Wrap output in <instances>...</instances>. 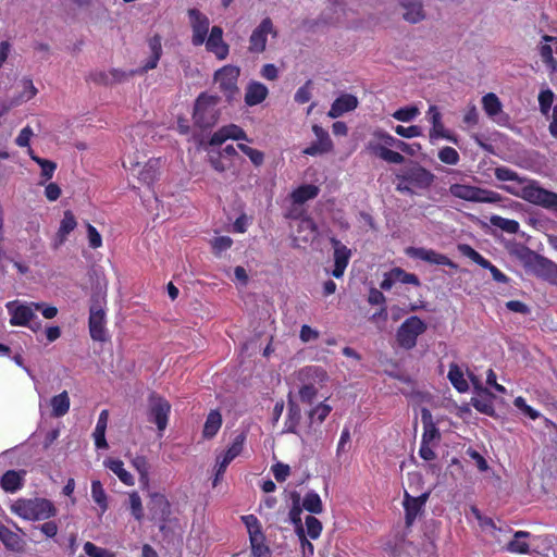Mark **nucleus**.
I'll return each mask as SVG.
<instances>
[{
    "label": "nucleus",
    "mask_w": 557,
    "mask_h": 557,
    "mask_svg": "<svg viewBox=\"0 0 557 557\" xmlns=\"http://www.w3.org/2000/svg\"><path fill=\"white\" fill-rule=\"evenodd\" d=\"M530 253L532 255L531 264L535 265L543 277L557 285V263L533 251H530Z\"/></svg>",
    "instance_id": "nucleus-23"
},
{
    "label": "nucleus",
    "mask_w": 557,
    "mask_h": 557,
    "mask_svg": "<svg viewBox=\"0 0 557 557\" xmlns=\"http://www.w3.org/2000/svg\"><path fill=\"white\" fill-rule=\"evenodd\" d=\"M554 102V92L550 89L542 90L539 95V106L542 114L547 115Z\"/></svg>",
    "instance_id": "nucleus-54"
},
{
    "label": "nucleus",
    "mask_w": 557,
    "mask_h": 557,
    "mask_svg": "<svg viewBox=\"0 0 557 557\" xmlns=\"http://www.w3.org/2000/svg\"><path fill=\"white\" fill-rule=\"evenodd\" d=\"M148 509L151 515V520L165 523L171 516V504L166 496L161 493H150Z\"/></svg>",
    "instance_id": "nucleus-16"
},
{
    "label": "nucleus",
    "mask_w": 557,
    "mask_h": 557,
    "mask_svg": "<svg viewBox=\"0 0 557 557\" xmlns=\"http://www.w3.org/2000/svg\"><path fill=\"white\" fill-rule=\"evenodd\" d=\"M429 498V493H423L418 497L411 496L408 492L404 495L405 523L411 527L417 517L422 512Z\"/></svg>",
    "instance_id": "nucleus-20"
},
{
    "label": "nucleus",
    "mask_w": 557,
    "mask_h": 557,
    "mask_svg": "<svg viewBox=\"0 0 557 557\" xmlns=\"http://www.w3.org/2000/svg\"><path fill=\"white\" fill-rule=\"evenodd\" d=\"M399 139L395 138L391 134H388L386 138V145H382L381 143L376 141H369L368 143V150L379 157L380 159L393 163V164H401L405 161L404 156L398 152L389 149V147H397Z\"/></svg>",
    "instance_id": "nucleus-10"
},
{
    "label": "nucleus",
    "mask_w": 557,
    "mask_h": 557,
    "mask_svg": "<svg viewBox=\"0 0 557 557\" xmlns=\"http://www.w3.org/2000/svg\"><path fill=\"white\" fill-rule=\"evenodd\" d=\"M458 251L482 267L483 269H486L491 272L494 281L498 283H507L508 277L498 269L496 268L490 260L484 258L481 253H479L473 247H471L468 244H459L457 246Z\"/></svg>",
    "instance_id": "nucleus-11"
},
{
    "label": "nucleus",
    "mask_w": 557,
    "mask_h": 557,
    "mask_svg": "<svg viewBox=\"0 0 557 557\" xmlns=\"http://www.w3.org/2000/svg\"><path fill=\"white\" fill-rule=\"evenodd\" d=\"M242 521L247 528L253 557H270L271 550L267 545V539L259 519L255 515H246L242 516Z\"/></svg>",
    "instance_id": "nucleus-8"
},
{
    "label": "nucleus",
    "mask_w": 557,
    "mask_h": 557,
    "mask_svg": "<svg viewBox=\"0 0 557 557\" xmlns=\"http://www.w3.org/2000/svg\"><path fill=\"white\" fill-rule=\"evenodd\" d=\"M400 7L405 10L404 20L417 24L425 18L422 0H401Z\"/></svg>",
    "instance_id": "nucleus-25"
},
{
    "label": "nucleus",
    "mask_w": 557,
    "mask_h": 557,
    "mask_svg": "<svg viewBox=\"0 0 557 557\" xmlns=\"http://www.w3.org/2000/svg\"><path fill=\"white\" fill-rule=\"evenodd\" d=\"M237 147L243 153H245L250 159V161L256 166H260L263 163L264 154L262 151L255 149L250 146H247L245 144H238Z\"/></svg>",
    "instance_id": "nucleus-51"
},
{
    "label": "nucleus",
    "mask_w": 557,
    "mask_h": 557,
    "mask_svg": "<svg viewBox=\"0 0 557 557\" xmlns=\"http://www.w3.org/2000/svg\"><path fill=\"white\" fill-rule=\"evenodd\" d=\"M320 193L318 186L313 184H304L294 189L290 194V198L294 203L302 205L308 200L314 199Z\"/></svg>",
    "instance_id": "nucleus-29"
},
{
    "label": "nucleus",
    "mask_w": 557,
    "mask_h": 557,
    "mask_svg": "<svg viewBox=\"0 0 557 557\" xmlns=\"http://www.w3.org/2000/svg\"><path fill=\"white\" fill-rule=\"evenodd\" d=\"M11 511L24 520H47L57 515L53 503L47 498H18L10 507Z\"/></svg>",
    "instance_id": "nucleus-1"
},
{
    "label": "nucleus",
    "mask_w": 557,
    "mask_h": 557,
    "mask_svg": "<svg viewBox=\"0 0 557 557\" xmlns=\"http://www.w3.org/2000/svg\"><path fill=\"white\" fill-rule=\"evenodd\" d=\"M158 177V161L157 160H149L143 170L139 172V181L143 183L150 185L152 184Z\"/></svg>",
    "instance_id": "nucleus-48"
},
{
    "label": "nucleus",
    "mask_w": 557,
    "mask_h": 557,
    "mask_svg": "<svg viewBox=\"0 0 557 557\" xmlns=\"http://www.w3.org/2000/svg\"><path fill=\"white\" fill-rule=\"evenodd\" d=\"M395 133L404 138H413L422 135V128L418 125L403 126L397 125L394 128Z\"/></svg>",
    "instance_id": "nucleus-58"
},
{
    "label": "nucleus",
    "mask_w": 557,
    "mask_h": 557,
    "mask_svg": "<svg viewBox=\"0 0 557 557\" xmlns=\"http://www.w3.org/2000/svg\"><path fill=\"white\" fill-rule=\"evenodd\" d=\"M434 178L435 175L431 171L419 163H413L396 175V189L403 194L413 195L418 189H428Z\"/></svg>",
    "instance_id": "nucleus-2"
},
{
    "label": "nucleus",
    "mask_w": 557,
    "mask_h": 557,
    "mask_svg": "<svg viewBox=\"0 0 557 557\" xmlns=\"http://www.w3.org/2000/svg\"><path fill=\"white\" fill-rule=\"evenodd\" d=\"M357 107V97L350 94H344L334 100L329 111V116L333 119L338 117L346 112L355 110Z\"/></svg>",
    "instance_id": "nucleus-24"
},
{
    "label": "nucleus",
    "mask_w": 557,
    "mask_h": 557,
    "mask_svg": "<svg viewBox=\"0 0 557 557\" xmlns=\"http://www.w3.org/2000/svg\"><path fill=\"white\" fill-rule=\"evenodd\" d=\"M422 423H423V433L421 437L422 444L433 445L441 440L440 430L436 428L435 423L432 420V414L428 409H422Z\"/></svg>",
    "instance_id": "nucleus-26"
},
{
    "label": "nucleus",
    "mask_w": 557,
    "mask_h": 557,
    "mask_svg": "<svg viewBox=\"0 0 557 557\" xmlns=\"http://www.w3.org/2000/svg\"><path fill=\"white\" fill-rule=\"evenodd\" d=\"M502 199V195L494 190L474 186L471 201L483 203H497L500 202Z\"/></svg>",
    "instance_id": "nucleus-39"
},
{
    "label": "nucleus",
    "mask_w": 557,
    "mask_h": 557,
    "mask_svg": "<svg viewBox=\"0 0 557 557\" xmlns=\"http://www.w3.org/2000/svg\"><path fill=\"white\" fill-rule=\"evenodd\" d=\"M87 237L89 247L92 249L100 248L102 246V237L97 228L90 223L87 224Z\"/></svg>",
    "instance_id": "nucleus-64"
},
{
    "label": "nucleus",
    "mask_w": 557,
    "mask_h": 557,
    "mask_svg": "<svg viewBox=\"0 0 557 557\" xmlns=\"http://www.w3.org/2000/svg\"><path fill=\"white\" fill-rule=\"evenodd\" d=\"M428 115L430 117V122L432 124V128L430 129V139L436 140L438 138H445L454 144H457V138L451 135L448 131L445 129V126L442 122V114L436 106H431L428 110Z\"/></svg>",
    "instance_id": "nucleus-22"
},
{
    "label": "nucleus",
    "mask_w": 557,
    "mask_h": 557,
    "mask_svg": "<svg viewBox=\"0 0 557 557\" xmlns=\"http://www.w3.org/2000/svg\"><path fill=\"white\" fill-rule=\"evenodd\" d=\"M224 127L226 129V137H228V139L250 141V139L247 137L246 132L238 125L228 124V125H225Z\"/></svg>",
    "instance_id": "nucleus-62"
},
{
    "label": "nucleus",
    "mask_w": 557,
    "mask_h": 557,
    "mask_svg": "<svg viewBox=\"0 0 557 557\" xmlns=\"http://www.w3.org/2000/svg\"><path fill=\"white\" fill-rule=\"evenodd\" d=\"M206 49L213 53L219 60H224L228 55L230 47L223 40V29L220 26L211 28L208 39H206Z\"/></svg>",
    "instance_id": "nucleus-21"
},
{
    "label": "nucleus",
    "mask_w": 557,
    "mask_h": 557,
    "mask_svg": "<svg viewBox=\"0 0 557 557\" xmlns=\"http://www.w3.org/2000/svg\"><path fill=\"white\" fill-rule=\"evenodd\" d=\"M317 394L318 388L313 384H304L299 389V398L305 404H312Z\"/></svg>",
    "instance_id": "nucleus-59"
},
{
    "label": "nucleus",
    "mask_w": 557,
    "mask_h": 557,
    "mask_svg": "<svg viewBox=\"0 0 557 557\" xmlns=\"http://www.w3.org/2000/svg\"><path fill=\"white\" fill-rule=\"evenodd\" d=\"M447 377L459 393H466L469 389V384L463 376V372L457 363H450Z\"/></svg>",
    "instance_id": "nucleus-33"
},
{
    "label": "nucleus",
    "mask_w": 557,
    "mask_h": 557,
    "mask_svg": "<svg viewBox=\"0 0 557 557\" xmlns=\"http://www.w3.org/2000/svg\"><path fill=\"white\" fill-rule=\"evenodd\" d=\"M84 552L89 557H113V554L106 548L98 547L91 542L84 544Z\"/></svg>",
    "instance_id": "nucleus-60"
},
{
    "label": "nucleus",
    "mask_w": 557,
    "mask_h": 557,
    "mask_svg": "<svg viewBox=\"0 0 557 557\" xmlns=\"http://www.w3.org/2000/svg\"><path fill=\"white\" fill-rule=\"evenodd\" d=\"M482 104L485 113L488 116H495L502 111V103L498 97L493 92H488L483 96Z\"/></svg>",
    "instance_id": "nucleus-46"
},
{
    "label": "nucleus",
    "mask_w": 557,
    "mask_h": 557,
    "mask_svg": "<svg viewBox=\"0 0 557 557\" xmlns=\"http://www.w3.org/2000/svg\"><path fill=\"white\" fill-rule=\"evenodd\" d=\"M106 466L123 482L125 485H134L133 475L125 470L124 463L120 459H108Z\"/></svg>",
    "instance_id": "nucleus-36"
},
{
    "label": "nucleus",
    "mask_w": 557,
    "mask_h": 557,
    "mask_svg": "<svg viewBox=\"0 0 557 557\" xmlns=\"http://www.w3.org/2000/svg\"><path fill=\"white\" fill-rule=\"evenodd\" d=\"M147 45L149 49V57L143 63V65L133 71V74H138L139 76L148 73L151 70L157 69L159 61L163 54L162 49V37L159 34H154L153 36L147 39Z\"/></svg>",
    "instance_id": "nucleus-13"
},
{
    "label": "nucleus",
    "mask_w": 557,
    "mask_h": 557,
    "mask_svg": "<svg viewBox=\"0 0 557 557\" xmlns=\"http://www.w3.org/2000/svg\"><path fill=\"white\" fill-rule=\"evenodd\" d=\"M271 470L275 480L280 483L285 482L290 473L289 466L283 462H276L272 466Z\"/></svg>",
    "instance_id": "nucleus-63"
},
{
    "label": "nucleus",
    "mask_w": 557,
    "mask_h": 557,
    "mask_svg": "<svg viewBox=\"0 0 557 557\" xmlns=\"http://www.w3.org/2000/svg\"><path fill=\"white\" fill-rule=\"evenodd\" d=\"M7 309L11 315L10 324L12 326H25L36 319L33 302L18 304L17 301H9L7 304Z\"/></svg>",
    "instance_id": "nucleus-14"
},
{
    "label": "nucleus",
    "mask_w": 557,
    "mask_h": 557,
    "mask_svg": "<svg viewBox=\"0 0 557 557\" xmlns=\"http://www.w3.org/2000/svg\"><path fill=\"white\" fill-rule=\"evenodd\" d=\"M428 329L426 323L417 315L407 318L398 327L396 341L398 345L410 350L417 345L418 337Z\"/></svg>",
    "instance_id": "nucleus-7"
},
{
    "label": "nucleus",
    "mask_w": 557,
    "mask_h": 557,
    "mask_svg": "<svg viewBox=\"0 0 557 557\" xmlns=\"http://www.w3.org/2000/svg\"><path fill=\"white\" fill-rule=\"evenodd\" d=\"M331 411H332V407L330 405L325 404L324 401L318 404L314 408H312L308 412L310 423H309L308 430L306 431V434L308 436L311 434L312 424H313L314 420H317L318 423L321 424L326 419V417L330 414Z\"/></svg>",
    "instance_id": "nucleus-37"
},
{
    "label": "nucleus",
    "mask_w": 557,
    "mask_h": 557,
    "mask_svg": "<svg viewBox=\"0 0 557 557\" xmlns=\"http://www.w3.org/2000/svg\"><path fill=\"white\" fill-rule=\"evenodd\" d=\"M239 74V67L231 64L224 65L214 74V81L219 85V89L228 100H232L238 92L237 81Z\"/></svg>",
    "instance_id": "nucleus-9"
},
{
    "label": "nucleus",
    "mask_w": 557,
    "mask_h": 557,
    "mask_svg": "<svg viewBox=\"0 0 557 557\" xmlns=\"http://www.w3.org/2000/svg\"><path fill=\"white\" fill-rule=\"evenodd\" d=\"M51 416L54 418H61L65 416L70 410V397L66 391L53 396L50 400Z\"/></svg>",
    "instance_id": "nucleus-32"
},
{
    "label": "nucleus",
    "mask_w": 557,
    "mask_h": 557,
    "mask_svg": "<svg viewBox=\"0 0 557 557\" xmlns=\"http://www.w3.org/2000/svg\"><path fill=\"white\" fill-rule=\"evenodd\" d=\"M219 101L220 98L218 96L201 92L194 104V124L201 129L214 126L220 117Z\"/></svg>",
    "instance_id": "nucleus-3"
},
{
    "label": "nucleus",
    "mask_w": 557,
    "mask_h": 557,
    "mask_svg": "<svg viewBox=\"0 0 557 557\" xmlns=\"http://www.w3.org/2000/svg\"><path fill=\"white\" fill-rule=\"evenodd\" d=\"M133 467L137 470L140 475V481L148 483L149 463L145 456H136L132 460Z\"/></svg>",
    "instance_id": "nucleus-56"
},
{
    "label": "nucleus",
    "mask_w": 557,
    "mask_h": 557,
    "mask_svg": "<svg viewBox=\"0 0 557 557\" xmlns=\"http://www.w3.org/2000/svg\"><path fill=\"white\" fill-rule=\"evenodd\" d=\"M419 114L416 107H404L393 113V117L400 122H410Z\"/></svg>",
    "instance_id": "nucleus-57"
},
{
    "label": "nucleus",
    "mask_w": 557,
    "mask_h": 557,
    "mask_svg": "<svg viewBox=\"0 0 557 557\" xmlns=\"http://www.w3.org/2000/svg\"><path fill=\"white\" fill-rule=\"evenodd\" d=\"M171 408L170 401L160 394L156 392L149 394L147 419L149 422L156 424L160 436H162L168 428Z\"/></svg>",
    "instance_id": "nucleus-5"
},
{
    "label": "nucleus",
    "mask_w": 557,
    "mask_h": 557,
    "mask_svg": "<svg viewBox=\"0 0 557 557\" xmlns=\"http://www.w3.org/2000/svg\"><path fill=\"white\" fill-rule=\"evenodd\" d=\"M247 435L245 432H240L235 435L231 446L225 451L224 456L227 457L228 460H234L237 456H239L244 449V445L246 442Z\"/></svg>",
    "instance_id": "nucleus-47"
},
{
    "label": "nucleus",
    "mask_w": 557,
    "mask_h": 557,
    "mask_svg": "<svg viewBox=\"0 0 557 557\" xmlns=\"http://www.w3.org/2000/svg\"><path fill=\"white\" fill-rule=\"evenodd\" d=\"M77 225L75 215L71 210L64 211L63 219L61 220L60 227L57 233V240L58 245H62L66 238L67 235L75 230Z\"/></svg>",
    "instance_id": "nucleus-31"
},
{
    "label": "nucleus",
    "mask_w": 557,
    "mask_h": 557,
    "mask_svg": "<svg viewBox=\"0 0 557 557\" xmlns=\"http://www.w3.org/2000/svg\"><path fill=\"white\" fill-rule=\"evenodd\" d=\"M518 196L529 203L557 210V193L545 189L536 181H530L522 186Z\"/></svg>",
    "instance_id": "nucleus-4"
},
{
    "label": "nucleus",
    "mask_w": 557,
    "mask_h": 557,
    "mask_svg": "<svg viewBox=\"0 0 557 557\" xmlns=\"http://www.w3.org/2000/svg\"><path fill=\"white\" fill-rule=\"evenodd\" d=\"M276 34L273 29V23L270 17L261 21L259 26L253 29L249 38V50L251 52L260 53L265 50L268 34Z\"/></svg>",
    "instance_id": "nucleus-18"
},
{
    "label": "nucleus",
    "mask_w": 557,
    "mask_h": 557,
    "mask_svg": "<svg viewBox=\"0 0 557 557\" xmlns=\"http://www.w3.org/2000/svg\"><path fill=\"white\" fill-rule=\"evenodd\" d=\"M91 497L94 502L100 507L102 513L108 510L107 493L99 480H94L91 482Z\"/></svg>",
    "instance_id": "nucleus-44"
},
{
    "label": "nucleus",
    "mask_w": 557,
    "mask_h": 557,
    "mask_svg": "<svg viewBox=\"0 0 557 557\" xmlns=\"http://www.w3.org/2000/svg\"><path fill=\"white\" fill-rule=\"evenodd\" d=\"M106 299L104 297L92 296L89 307L88 327L89 334L95 342H106L108 339L106 330Z\"/></svg>",
    "instance_id": "nucleus-6"
},
{
    "label": "nucleus",
    "mask_w": 557,
    "mask_h": 557,
    "mask_svg": "<svg viewBox=\"0 0 557 557\" xmlns=\"http://www.w3.org/2000/svg\"><path fill=\"white\" fill-rule=\"evenodd\" d=\"M405 252L410 258L420 259L430 264L445 265L450 269H457V267H458L447 256L440 253L433 249H426L423 247H408V248H406Z\"/></svg>",
    "instance_id": "nucleus-12"
},
{
    "label": "nucleus",
    "mask_w": 557,
    "mask_h": 557,
    "mask_svg": "<svg viewBox=\"0 0 557 557\" xmlns=\"http://www.w3.org/2000/svg\"><path fill=\"white\" fill-rule=\"evenodd\" d=\"M1 487L8 493H15L23 486V479L18 472L8 470L1 478Z\"/></svg>",
    "instance_id": "nucleus-35"
},
{
    "label": "nucleus",
    "mask_w": 557,
    "mask_h": 557,
    "mask_svg": "<svg viewBox=\"0 0 557 557\" xmlns=\"http://www.w3.org/2000/svg\"><path fill=\"white\" fill-rule=\"evenodd\" d=\"M312 132L314 133L317 140L311 143L308 147H306L302 150V153L313 157L332 151L333 143L332 139L330 138L329 133L318 124H314L312 126Z\"/></svg>",
    "instance_id": "nucleus-17"
},
{
    "label": "nucleus",
    "mask_w": 557,
    "mask_h": 557,
    "mask_svg": "<svg viewBox=\"0 0 557 557\" xmlns=\"http://www.w3.org/2000/svg\"><path fill=\"white\" fill-rule=\"evenodd\" d=\"M474 186L454 184L450 186V193L453 196L471 201Z\"/></svg>",
    "instance_id": "nucleus-55"
},
{
    "label": "nucleus",
    "mask_w": 557,
    "mask_h": 557,
    "mask_svg": "<svg viewBox=\"0 0 557 557\" xmlns=\"http://www.w3.org/2000/svg\"><path fill=\"white\" fill-rule=\"evenodd\" d=\"M301 507L310 513L319 515L323 511V504L320 495L314 491H309L304 499Z\"/></svg>",
    "instance_id": "nucleus-43"
},
{
    "label": "nucleus",
    "mask_w": 557,
    "mask_h": 557,
    "mask_svg": "<svg viewBox=\"0 0 557 557\" xmlns=\"http://www.w3.org/2000/svg\"><path fill=\"white\" fill-rule=\"evenodd\" d=\"M29 156H30V159L33 161H35L40 166L41 177L45 181H49L50 178H52L54 171L57 169V163L34 154L32 150L29 152Z\"/></svg>",
    "instance_id": "nucleus-45"
},
{
    "label": "nucleus",
    "mask_w": 557,
    "mask_h": 557,
    "mask_svg": "<svg viewBox=\"0 0 557 557\" xmlns=\"http://www.w3.org/2000/svg\"><path fill=\"white\" fill-rule=\"evenodd\" d=\"M269 95L268 87L260 82H250L245 92V103L249 107L257 106L265 100Z\"/></svg>",
    "instance_id": "nucleus-27"
},
{
    "label": "nucleus",
    "mask_w": 557,
    "mask_h": 557,
    "mask_svg": "<svg viewBox=\"0 0 557 557\" xmlns=\"http://www.w3.org/2000/svg\"><path fill=\"white\" fill-rule=\"evenodd\" d=\"M491 225L500 228L503 232L508 234H517L520 228V224L516 220L506 219L500 215H491L490 218Z\"/></svg>",
    "instance_id": "nucleus-42"
},
{
    "label": "nucleus",
    "mask_w": 557,
    "mask_h": 557,
    "mask_svg": "<svg viewBox=\"0 0 557 557\" xmlns=\"http://www.w3.org/2000/svg\"><path fill=\"white\" fill-rule=\"evenodd\" d=\"M472 406L480 412L492 416L494 413L493 403L488 398H472Z\"/></svg>",
    "instance_id": "nucleus-61"
},
{
    "label": "nucleus",
    "mask_w": 557,
    "mask_h": 557,
    "mask_svg": "<svg viewBox=\"0 0 557 557\" xmlns=\"http://www.w3.org/2000/svg\"><path fill=\"white\" fill-rule=\"evenodd\" d=\"M188 16L193 29L191 42L194 46H201L205 44L209 32V18L198 9H189Z\"/></svg>",
    "instance_id": "nucleus-15"
},
{
    "label": "nucleus",
    "mask_w": 557,
    "mask_h": 557,
    "mask_svg": "<svg viewBox=\"0 0 557 557\" xmlns=\"http://www.w3.org/2000/svg\"><path fill=\"white\" fill-rule=\"evenodd\" d=\"M305 522L308 536L311 540H317L321 535L323 529L321 521L314 516H307Z\"/></svg>",
    "instance_id": "nucleus-53"
},
{
    "label": "nucleus",
    "mask_w": 557,
    "mask_h": 557,
    "mask_svg": "<svg viewBox=\"0 0 557 557\" xmlns=\"http://www.w3.org/2000/svg\"><path fill=\"white\" fill-rule=\"evenodd\" d=\"M392 277L394 281L403 283V284H411L414 286H420L419 277L413 273H408L401 268L392 269Z\"/></svg>",
    "instance_id": "nucleus-49"
},
{
    "label": "nucleus",
    "mask_w": 557,
    "mask_h": 557,
    "mask_svg": "<svg viewBox=\"0 0 557 557\" xmlns=\"http://www.w3.org/2000/svg\"><path fill=\"white\" fill-rule=\"evenodd\" d=\"M331 244L334 249V269L332 271V275L336 278H339L344 275V272L349 263L351 250L335 237L331 238Z\"/></svg>",
    "instance_id": "nucleus-19"
},
{
    "label": "nucleus",
    "mask_w": 557,
    "mask_h": 557,
    "mask_svg": "<svg viewBox=\"0 0 557 557\" xmlns=\"http://www.w3.org/2000/svg\"><path fill=\"white\" fill-rule=\"evenodd\" d=\"M212 252L214 256L220 257L222 252L230 249L233 245V239L230 236H218L210 240Z\"/></svg>",
    "instance_id": "nucleus-50"
},
{
    "label": "nucleus",
    "mask_w": 557,
    "mask_h": 557,
    "mask_svg": "<svg viewBox=\"0 0 557 557\" xmlns=\"http://www.w3.org/2000/svg\"><path fill=\"white\" fill-rule=\"evenodd\" d=\"M126 508L131 511L132 517L138 521L141 522L145 513H144V506L141 498L138 494V492L133 491L128 493V500L125 504Z\"/></svg>",
    "instance_id": "nucleus-38"
},
{
    "label": "nucleus",
    "mask_w": 557,
    "mask_h": 557,
    "mask_svg": "<svg viewBox=\"0 0 557 557\" xmlns=\"http://www.w3.org/2000/svg\"><path fill=\"white\" fill-rule=\"evenodd\" d=\"M0 541L10 550H18L21 548V537L2 523H0Z\"/></svg>",
    "instance_id": "nucleus-41"
},
{
    "label": "nucleus",
    "mask_w": 557,
    "mask_h": 557,
    "mask_svg": "<svg viewBox=\"0 0 557 557\" xmlns=\"http://www.w3.org/2000/svg\"><path fill=\"white\" fill-rule=\"evenodd\" d=\"M530 536V533L527 531H517L513 535V540H511L507 544V550L516 554H528L530 546L525 541L521 539H527Z\"/></svg>",
    "instance_id": "nucleus-40"
},
{
    "label": "nucleus",
    "mask_w": 557,
    "mask_h": 557,
    "mask_svg": "<svg viewBox=\"0 0 557 557\" xmlns=\"http://www.w3.org/2000/svg\"><path fill=\"white\" fill-rule=\"evenodd\" d=\"M222 422H223V419H222L221 412L216 409L211 410L208 413L206 422L203 424L202 437L206 440L213 438L218 434L219 430L221 429Z\"/></svg>",
    "instance_id": "nucleus-28"
},
{
    "label": "nucleus",
    "mask_w": 557,
    "mask_h": 557,
    "mask_svg": "<svg viewBox=\"0 0 557 557\" xmlns=\"http://www.w3.org/2000/svg\"><path fill=\"white\" fill-rule=\"evenodd\" d=\"M300 420H301L300 407L295 401L289 399L288 406H287V417L285 420L284 432L297 434V428L300 423Z\"/></svg>",
    "instance_id": "nucleus-30"
},
{
    "label": "nucleus",
    "mask_w": 557,
    "mask_h": 557,
    "mask_svg": "<svg viewBox=\"0 0 557 557\" xmlns=\"http://www.w3.org/2000/svg\"><path fill=\"white\" fill-rule=\"evenodd\" d=\"M437 157L443 163L449 165H456L460 160L458 151L455 148L448 146L442 148L438 151Z\"/></svg>",
    "instance_id": "nucleus-52"
},
{
    "label": "nucleus",
    "mask_w": 557,
    "mask_h": 557,
    "mask_svg": "<svg viewBox=\"0 0 557 557\" xmlns=\"http://www.w3.org/2000/svg\"><path fill=\"white\" fill-rule=\"evenodd\" d=\"M290 497L293 499V506L289 510L288 517L295 527L296 533H302L305 530L300 516L304 508L300 506V495L297 492H293Z\"/></svg>",
    "instance_id": "nucleus-34"
}]
</instances>
